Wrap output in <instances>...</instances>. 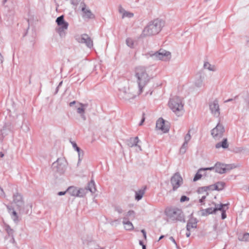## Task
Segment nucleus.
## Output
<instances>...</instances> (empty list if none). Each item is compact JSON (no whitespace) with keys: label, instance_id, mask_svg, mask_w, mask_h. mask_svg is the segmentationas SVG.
<instances>
[{"label":"nucleus","instance_id":"obj_17","mask_svg":"<svg viewBox=\"0 0 249 249\" xmlns=\"http://www.w3.org/2000/svg\"><path fill=\"white\" fill-rule=\"evenodd\" d=\"M84 7L82 8V17L84 19H93L95 18L94 15L91 12V11L89 8H86L85 5L84 3Z\"/></svg>","mask_w":249,"mask_h":249},{"label":"nucleus","instance_id":"obj_63","mask_svg":"<svg viewBox=\"0 0 249 249\" xmlns=\"http://www.w3.org/2000/svg\"><path fill=\"white\" fill-rule=\"evenodd\" d=\"M58 89H59V87H57L56 88V91H55V94H56V93H57V92H58Z\"/></svg>","mask_w":249,"mask_h":249},{"label":"nucleus","instance_id":"obj_34","mask_svg":"<svg viewBox=\"0 0 249 249\" xmlns=\"http://www.w3.org/2000/svg\"><path fill=\"white\" fill-rule=\"evenodd\" d=\"M72 146L73 148L78 152V156H79V161L81 160L80 156L81 154H83V152L81 151L80 148L77 146L76 143L74 142H71Z\"/></svg>","mask_w":249,"mask_h":249},{"label":"nucleus","instance_id":"obj_42","mask_svg":"<svg viewBox=\"0 0 249 249\" xmlns=\"http://www.w3.org/2000/svg\"><path fill=\"white\" fill-rule=\"evenodd\" d=\"M77 112L79 114H82L83 113L85 112V110H84V108L82 107L81 106H80L79 107H77Z\"/></svg>","mask_w":249,"mask_h":249},{"label":"nucleus","instance_id":"obj_47","mask_svg":"<svg viewBox=\"0 0 249 249\" xmlns=\"http://www.w3.org/2000/svg\"><path fill=\"white\" fill-rule=\"evenodd\" d=\"M80 106H81L82 107L84 108V110H85L86 108L88 107V104H83V103H79Z\"/></svg>","mask_w":249,"mask_h":249},{"label":"nucleus","instance_id":"obj_11","mask_svg":"<svg viewBox=\"0 0 249 249\" xmlns=\"http://www.w3.org/2000/svg\"><path fill=\"white\" fill-rule=\"evenodd\" d=\"M171 183L174 191L176 190L183 183V179L178 173H175L171 178Z\"/></svg>","mask_w":249,"mask_h":249},{"label":"nucleus","instance_id":"obj_23","mask_svg":"<svg viewBox=\"0 0 249 249\" xmlns=\"http://www.w3.org/2000/svg\"><path fill=\"white\" fill-rule=\"evenodd\" d=\"M224 164L217 163L215 165V171L219 174L225 173L228 169L226 168Z\"/></svg>","mask_w":249,"mask_h":249},{"label":"nucleus","instance_id":"obj_19","mask_svg":"<svg viewBox=\"0 0 249 249\" xmlns=\"http://www.w3.org/2000/svg\"><path fill=\"white\" fill-rule=\"evenodd\" d=\"M197 221L196 218L194 217L190 218L187 224V231H191L192 229H196L197 227Z\"/></svg>","mask_w":249,"mask_h":249},{"label":"nucleus","instance_id":"obj_18","mask_svg":"<svg viewBox=\"0 0 249 249\" xmlns=\"http://www.w3.org/2000/svg\"><path fill=\"white\" fill-rule=\"evenodd\" d=\"M214 208L211 207L205 209L201 210L200 211L201 214L202 216H207L210 214H213L215 213L216 211H217V204L214 203Z\"/></svg>","mask_w":249,"mask_h":249},{"label":"nucleus","instance_id":"obj_5","mask_svg":"<svg viewBox=\"0 0 249 249\" xmlns=\"http://www.w3.org/2000/svg\"><path fill=\"white\" fill-rule=\"evenodd\" d=\"M146 58L151 57L155 60H161L163 61H169L171 58V53L170 52L163 49H160L159 51L150 52L144 54Z\"/></svg>","mask_w":249,"mask_h":249},{"label":"nucleus","instance_id":"obj_62","mask_svg":"<svg viewBox=\"0 0 249 249\" xmlns=\"http://www.w3.org/2000/svg\"><path fill=\"white\" fill-rule=\"evenodd\" d=\"M164 237V235H161L159 239V241L162 239L163 237Z\"/></svg>","mask_w":249,"mask_h":249},{"label":"nucleus","instance_id":"obj_53","mask_svg":"<svg viewBox=\"0 0 249 249\" xmlns=\"http://www.w3.org/2000/svg\"><path fill=\"white\" fill-rule=\"evenodd\" d=\"M141 232L142 233L144 238L145 239H146V232H145V230H142Z\"/></svg>","mask_w":249,"mask_h":249},{"label":"nucleus","instance_id":"obj_16","mask_svg":"<svg viewBox=\"0 0 249 249\" xmlns=\"http://www.w3.org/2000/svg\"><path fill=\"white\" fill-rule=\"evenodd\" d=\"M225 183L222 181L217 182L213 185H210L207 187H204L202 189H204V191L206 192V189H209L212 190H217L221 191L224 188Z\"/></svg>","mask_w":249,"mask_h":249},{"label":"nucleus","instance_id":"obj_43","mask_svg":"<svg viewBox=\"0 0 249 249\" xmlns=\"http://www.w3.org/2000/svg\"><path fill=\"white\" fill-rule=\"evenodd\" d=\"M115 211L121 214L123 212L122 209L119 206H116L114 208Z\"/></svg>","mask_w":249,"mask_h":249},{"label":"nucleus","instance_id":"obj_20","mask_svg":"<svg viewBox=\"0 0 249 249\" xmlns=\"http://www.w3.org/2000/svg\"><path fill=\"white\" fill-rule=\"evenodd\" d=\"M217 211L221 212V218L224 219L226 218V211L228 209V204H217Z\"/></svg>","mask_w":249,"mask_h":249},{"label":"nucleus","instance_id":"obj_48","mask_svg":"<svg viewBox=\"0 0 249 249\" xmlns=\"http://www.w3.org/2000/svg\"><path fill=\"white\" fill-rule=\"evenodd\" d=\"M203 170V171L206 170H215V166L214 167H208V168H202Z\"/></svg>","mask_w":249,"mask_h":249},{"label":"nucleus","instance_id":"obj_22","mask_svg":"<svg viewBox=\"0 0 249 249\" xmlns=\"http://www.w3.org/2000/svg\"><path fill=\"white\" fill-rule=\"evenodd\" d=\"M6 207L8 210L9 213L10 214L11 217L15 223H18L19 221L18 217L16 212L9 206L6 205Z\"/></svg>","mask_w":249,"mask_h":249},{"label":"nucleus","instance_id":"obj_35","mask_svg":"<svg viewBox=\"0 0 249 249\" xmlns=\"http://www.w3.org/2000/svg\"><path fill=\"white\" fill-rule=\"evenodd\" d=\"M202 171H203V170L202 168H200L198 170L193 179L194 181H196L201 178L202 175L201 174V172Z\"/></svg>","mask_w":249,"mask_h":249},{"label":"nucleus","instance_id":"obj_64","mask_svg":"<svg viewBox=\"0 0 249 249\" xmlns=\"http://www.w3.org/2000/svg\"><path fill=\"white\" fill-rule=\"evenodd\" d=\"M142 249H146V246L144 245H142Z\"/></svg>","mask_w":249,"mask_h":249},{"label":"nucleus","instance_id":"obj_50","mask_svg":"<svg viewBox=\"0 0 249 249\" xmlns=\"http://www.w3.org/2000/svg\"><path fill=\"white\" fill-rule=\"evenodd\" d=\"M144 113H143V114H142V116H142V120H141V122H140V124H139V125H142V124H143V122H144L145 118H144Z\"/></svg>","mask_w":249,"mask_h":249},{"label":"nucleus","instance_id":"obj_44","mask_svg":"<svg viewBox=\"0 0 249 249\" xmlns=\"http://www.w3.org/2000/svg\"><path fill=\"white\" fill-rule=\"evenodd\" d=\"M81 1V0H71V3L74 5L77 6Z\"/></svg>","mask_w":249,"mask_h":249},{"label":"nucleus","instance_id":"obj_8","mask_svg":"<svg viewBox=\"0 0 249 249\" xmlns=\"http://www.w3.org/2000/svg\"><path fill=\"white\" fill-rule=\"evenodd\" d=\"M67 165V162L65 158H60L53 163L52 167L55 171L62 174L65 171Z\"/></svg>","mask_w":249,"mask_h":249},{"label":"nucleus","instance_id":"obj_54","mask_svg":"<svg viewBox=\"0 0 249 249\" xmlns=\"http://www.w3.org/2000/svg\"><path fill=\"white\" fill-rule=\"evenodd\" d=\"M66 193H67V190L64 192H59L58 193V195H59V196L64 195Z\"/></svg>","mask_w":249,"mask_h":249},{"label":"nucleus","instance_id":"obj_40","mask_svg":"<svg viewBox=\"0 0 249 249\" xmlns=\"http://www.w3.org/2000/svg\"><path fill=\"white\" fill-rule=\"evenodd\" d=\"M190 130L188 131L187 134L184 137V142H185L188 143V142L190 141L191 139V136L190 134Z\"/></svg>","mask_w":249,"mask_h":249},{"label":"nucleus","instance_id":"obj_30","mask_svg":"<svg viewBox=\"0 0 249 249\" xmlns=\"http://www.w3.org/2000/svg\"><path fill=\"white\" fill-rule=\"evenodd\" d=\"M203 67L205 69H207L210 71H217V68L215 66L211 65L208 62H205L203 65Z\"/></svg>","mask_w":249,"mask_h":249},{"label":"nucleus","instance_id":"obj_10","mask_svg":"<svg viewBox=\"0 0 249 249\" xmlns=\"http://www.w3.org/2000/svg\"><path fill=\"white\" fill-rule=\"evenodd\" d=\"M13 203L19 212L22 213L24 208V203L22 196L18 193L13 196Z\"/></svg>","mask_w":249,"mask_h":249},{"label":"nucleus","instance_id":"obj_15","mask_svg":"<svg viewBox=\"0 0 249 249\" xmlns=\"http://www.w3.org/2000/svg\"><path fill=\"white\" fill-rule=\"evenodd\" d=\"M156 128L158 129L161 130L164 133L167 132L169 129L167 123H166L162 118H160L157 121Z\"/></svg>","mask_w":249,"mask_h":249},{"label":"nucleus","instance_id":"obj_26","mask_svg":"<svg viewBox=\"0 0 249 249\" xmlns=\"http://www.w3.org/2000/svg\"><path fill=\"white\" fill-rule=\"evenodd\" d=\"M229 143L228 142V140L227 138H224L222 141L220 142L217 143L215 144V148L217 149H219L220 148H223L224 149H226L229 147Z\"/></svg>","mask_w":249,"mask_h":249},{"label":"nucleus","instance_id":"obj_32","mask_svg":"<svg viewBox=\"0 0 249 249\" xmlns=\"http://www.w3.org/2000/svg\"><path fill=\"white\" fill-rule=\"evenodd\" d=\"M87 193V188H80L77 189V197H83Z\"/></svg>","mask_w":249,"mask_h":249},{"label":"nucleus","instance_id":"obj_29","mask_svg":"<svg viewBox=\"0 0 249 249\" xmlns=\"http://www.w3.org/2000/svg\"><path fill=\"white\" fill-rule=\"evenodd\" d=\"M67 193L71 196L77 197V188L74 186H70L67 189Z\"/></svg>","mask_w":249,"mask_h":249},{"label":"nucleus","instance_id":"obj_24","mask_svg":"<svg viewBox=\"0 0 249 249\" xmlns=\"http://www.w3.org/2000/svg\"><path fill=\"white\" fill-rule=\"evenodd\" d=\"M139 138L138 137H136L135 138H131L127 141V145L129 147H133L135 146H138L140 150H141V146L138 145V143L139 142Z\"/></svg>","mask_w":249,"mask_h":249},{"label":"nucleus","instance_id":"obj_13","mask_svg":"<svg viewBox=\"0 0 249 249\" xmlns=\"http://www.w3.org/2000/svg\"><path fill=\"white\" fill-rule=\"evenodd\" d=\"M76 40L78 42L84 43L89 48L93 46V41L90 37L87 34L82 35L81 36L76 38Z\"/></svg>","mask_w":249,"mask_h":249},{"label":"nucleus","instance_id":"obj_7","mask_svg":"<svg viewBox=\"0 0 249 249\" xmlns=\"http://www.w3.org/2000/svg\"><path fill=\"white\" fill-rule=\"evenodd\" d=\"M58 27L55 28L56 32L59 34L60 37H65L68 28L69 23L64 20V16L58 17L56 19Z\"/></svg>","mask_w":249,"mask_h":249},{"label":"nucleus","instance_id":"obj_59","mask_svg":"<svg viewBox=\"0 0 249 249\" xmlns=\"http://www.w3.org/2000/svg\"><path fill=\"white\" fill-rule=\"evenodd\" d=\"M204 200H202L201 199H199V202L201 204V205H203L204 204V203H203Z\"/></svg>","mask_w":249,"mask_h":249},{"label":"nucleus","instance_id":"obj_41","mask_svg":"<svg viewBox=\"0 0 249 249\" xmlns=\"http://www.w3.org/2000/svg\"><path fill=\"white\" fill-rule=\"evenodd\" d=\"M9 129V126L7 124H5L3 126L2 129L0 130L1 135H6L5 133V131Z\"/></svg>","mask_w":249,"mask_h":249},{"label":"nucleus","instance_id":"obj_31","mask_svg":"<svg viewBox=\"0 0 249 249\" xmlns=\"http://www.w3.org/2000/svg\"><path fill=\"white\" fill-rule=\"evenodd\" d=\"M87 191H89L91 193H94L96 191L95 182L93 180H91L88 184L87 188H86Z\"/></svg>","mask_w":249,"mask_h":249},{"label":"nucleus","instance_id":"obj_52","mask_svg":"<svg viewBox=\"0 0 249 249\" xmlns=\"http://www.w3.org/2000/svg\"><path fill=\"white\" fill-rule=\"evenodd\" d=\"M205 194L204 195L202 196L201 197V198H200V199H202V200H204L205 199V198H206V196L208 195V193L205 192Z\"/></svg>","mask_w":249,"mask_h":249},{"label":"nucleus","instance_id":"obj_37","mask_svg":"<svg viewBox=\"0 0 249 249\" xmlns=\"http://www.w3.org/2000/svg\"><path fill=\"white\" fill-rule=\"evenodd\" d=\"M135 213L133 211H129L125 215L124 217H126L127 220L129 218H134Z\"/></svg>","mask_w":249,"mask_h":249},{"label":"nucleus","instance_id":"obj_25","mask_svg":"<svg viewBox=\"0 0 249 249\" xmlns=\"http://www.w3.org/2000/svg\"><path fill=\"white\" fill-rule=\"evenodd\" d=\"M123 224L126 230L131 231L134 229V226L132 223L127 220L126 217H124Z\"/></svg>","mask_w":249,"mask_h":249},{"label":"nucleus","instance_id":"obj_1","mask_svg":"<svg viewBox=\"0 0 249 249\" xmlns=\"http://www.w3.org/2000/svg\"><path fill=\"white\" fill-rule=\"evenodd\" d=\"M135 77L139 88L138 94H140L142 92L143 89L150 81L151 77L147 73L146 68L143 66L136 68Z\"/></svg>","mask_w":249,"mask_h":249},{"label":"nucleus","instance_id":"obj_14","mask_svg":"<svg viewBox=\"0 0 249 249\" xmlns=\"http://www.w3.org/2000/svg\"><path fill=\"white\" fill-rule=\"evenodd\" d=\"M211 113L215 117H218L220 115V109L217 100H215L211 103L209 105Z\"/></svg>","mask_w":249,"mask_h":249},{"label":"nucleus","instance_id":"obj_2","mask_svg":"<svg viewBox=\"0 0 249 249\" xmlns=\"http://www.w3.org/2000/svg\"><path fill=\"white\" fill-rule=\"evenodd\" d=\"M164 25L163 21L160 19H156L149 22L142 31V35L148 36L156 35L161 30Z\"/></svg>","mask_w":249,"mask_h":249},{"label":"nucleus","instance_id":"obj_58","mask_svg":"<svg viewBox=\"0 0 249 249\" xmlns=\"http://www.w3.org/2000/svg\"><path fill=\"white\" fill-rule=\"evenodd\" d=\"M190 231H187V232L186 233V236L187 237H189L190 236V235H191Z\"/></svg>","mask_w":249,"mask_h":249},{"label":"nucleus","instance_id":"obj_9","mask_svg":"<svg viewBox=\"0 0 249 249\" xmlns=\"http://www.w3.org/2000/svg\"><path fill=\"white\" fill-rule=\"evenodd\" d=\"M225 132L224 126L220 123H218L216 126L211 131V134L215 140H219L222 137Z\"/></svg>","mask_w":249,"mask_h":249},{"label":"nucleus","instance_id":"obj_46","mask_svg":"<svg viewBox=\"0 0 249 249\" xmlns=\"http://www.w3.org/2000/svg\"><path fill=\"white\" fill-rule=\"evenodd\" d=\"M0 196L2 197H5V196H6L3 190L0 187Z\"/></svg>","mask_w":249,"mask_h":249},{"label":"nucleus","instance_id":"obj_21","mask_svg":"<svg viewBox=\"0 0 249 249\" xmlns=\"http://www.w3.org/2000/svg\"><path fill=\"white\" fill-rule=\"evenodd\" d=\"M119 12L122 14V18H131L134 16L133 13L126 11L122 6L119 7Z\"/></svg>","mask_w":249,"mask_h":249},{"label":"nucleus","instance_id":"obj_27","mask_svg":"<svg viewBox=\"0 0 249 249\" xmlns=\"http://www.w3.org/2000/svg\"><path fill=\"white\" fill-rule=\"evenodd\" d=\"M5 230L6 231L7 234L9 236H10L12 237V238L11 239V241L12 243H14L15 239L13 236L14 231L10 228V227L8 225H5L4 226Z\"/></svg>","mask_w":249,"mask_h":249},{"label":"nucleus","instance_id":"obj_45","mask_svg":"<svg viewBox=\"0 0 249 249\" xmlns=\"http://www.w3.org/2000/svg\"><path fill=\"white\" fill-rule=\"evenodd\" d=\"M189 198L185 196H182L181 197L180 199V201L181 202H184V201H189Z\"/></svg>","mask_w":249,"mask_h":249},{"label":"nucleus","instance_id":"obj_33","mask_svg":"<svg viewBox=\"0 0 249 249\" xmlns=\"http://www.w3.org/2000/svg\"><path fill=\"white\" fill-rule=\"evenodd\" d=\"M240 241L248 242L249 241V233H245L243 235H240L238 237Z\"/></svg>","mask_w":249,"mask_h":249},{"label":"nucleus","instance_id":"obj_55","mask_svg":"<svg viewBox=\"0 0 249 249\" xmlns=\"http://www.w3.org/2000/svg\"><path fill=\"white\" fill-rule=\"evenodd\" d=\"M75 103H76V101H72V102H71V103L69 104V106H70V107H72V106H73Z\"/></svg>","mask_w":249,"mask_h":249},{"label":"nucleus","instance_id":"obj_57","mask_svg":"<svg viewBox=\"0 0 249 249\" xmlns=\"http://www.w3.org/2000/svg\"><path fill=\"white\" fill-rule=\"evenodd\" d=\"M3 62V56L0 53V64L2 63Z\"/></svg>","mask_w":249,"mask_h":249},{"label":"nucleus","instance_id":"obj_38","mask_svg":"<svg viewBox=\"0 0 249 249\" xmlns=\"http://www.w3.org/2000/svg\"><path fill=\"white\" fill-rule=\"evenodd\" d=\"M126 43L128 47L130 48L134 47V41L132 39L130 38H127L126 39Z\"/></svg>","mask_w":249,"mask_h":249},{"label":"nucleus","instance_id":"obj_56","mask_svg":"<svg viewBox=\"0 0 249 249\" xmlns=\"http://www.w3.org/2000/svg\"><path fill=\"white\" fill-rule=\"evenodd\" d=\"M5 135H1V136H0V142H2V141H3V139L4 138V137L5 136Z\"/></svg>","mask_w":249,"mask_h":249},{"label":"nucleus","instance_id":"obj_49","mask_svg":"<svg viewBox=\"0 0 249 249\" xmlns=\"http://www.w3.org/2000/svg\"><path fill=\"white\" fill-rule=\"evenodd\" d=\"M170 240L171 241H172L174 243V244L176 245V247L178 248V245L175 241V240L174 239V238H173V237L172 236H171L170 238H169Z\"/></svg>","mask_w":249,"mask_h":249},{"label":"nucleus","instance_id":"obj_36","mask_svg":"<svg viewBox=\"0 0 249 249\" xmlns=\"http://www.w3.org/2000/svg\"><path fill=\"white\" fill-rule=\"evenodd\" d=\"M188 148V143L184 142L180 148L179 152L181 154H184Z\"/></svg>","mask_w":249,"mask_h":249},{"label":"nucleus","instance_id":"obj_51","mask_svg":"<svg viewBox=\"0 0 249 249\" xmlns=\"http://www.w3.org/2000/svg\"><path fill=\"white\" fill-rule=\"evenodd\" d=\"M80 115V117H81V118L82 119V120L83 121L86 120V116L85 115V113H83L81 114Z\"/></svg>","mask_w":249,"mask_h":249},{"label":"nucleus","instance_id":"obj_3","mask_svg":"<svg viewBox=\"0 0 249 249\" xmlns=\"http://www.w3.org/2000/svg\"><path fill=\"white\" fill-rule=\"evenodd\" d=\"M139 95L138 91L136 92L130 91L127 82L120 84L118 96L120 99L124 101L130 102L131 100L134 99Z\"/></svg>","mask_w":249,"mask_h":249},{"label":"nucleus","instance_id":"obj_61","mask_svg":"<svg viewBox=\"0 0 249 249\" xmlns=\"http://www.w3.org/2000/svg\"><path fill=\"white\" fill-rule=\"evenodd\" d=\"M231 101H232V99H231H231H229L228 100H227L225 101V102H226V103H227V102H231Z\"/></svg>","mask_w":249,"mask_h":249},{"label":"nucleus","instance_id":"obj_39","mask_svg":"<svg viewBox=\"0 0 249 249\" xmlns=\"http://www.w3.org/2000/svg\"><path fill=\"white\" fill-rule=\"evenodd\" d=\"M109 223L112 226L116 227L120 223V219H117L111 220L109 222Z\"/></svg>","mask_w":249,"mask_h":249},{"label":"nucleus","instance_id":"obj_60","mask_svg":"<svg viewBox=\"0 0 249 249\" xmlns=\"http://www.w3.org/2000/svg\"><path fill=\"white\" fill-rule=\"evenodd\" d=\"M0 157L3 158L4 157V154L2 152H0Z\"/></svg>","mask_w":249,"mask_h":249},{"label":"nucleus","instance_id":"obj_28","mask_svg":"<svg viewBox=\"0 0 249 249\" xmlns=\"http://www.w3.org/2000/svg\"><path fill=\"white\" fill-rule=\"evenodd\" d=\"M145 188L139 190L135 192V199L139 201L141 200L145 193Z\"/></svg>","mask_w":249,"mask_h":249},{"label":"nucleus","instance_id":"obj_6","mask_svg":"<svg viewBox=\"0 0 249 249\" xmlns=\"http://www.w3.org/2000/svg\"><path fill=\"white\" fill-rule=\"evenodd\" d=\"M167 216L173 221L184 222V216L181 209L177 208H171L166 210Z\"/></svg>","mask_w":249,"mask_h":249},{"label":"nucleus","instance_id":"obj_12","mask_svg":"<svg viewBox=\"0 0 249 249\" xmlns=\"http://www.w3.org/2000/svg\"><path fill=\"white\" fill-rule=\"evenodd\" d=\"M204 73L202 71L198 72L195 76L194 80V86L197 88H201L204 86Z\"/></svg>","mask_w":249,"mask_h":249},{"label":"nucleus","instance_id":"obj_4","mask_svg":"<svg viewBox=\"0 0 249 249\" xmlns=\"http://www.w3.org/2000/svg\"><path fill=\"white\" fill-rule=\"evenodd\" d=\"M169 106L178 116L181 115L183 112V104L182 99L178 96H175L170 99L169 102Z\"/></svg>","mask_w":249,"mask_h":249}]
</instances>
